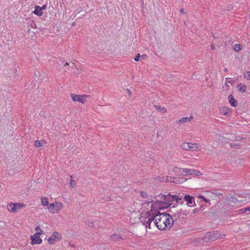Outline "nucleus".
Returning <instances> with one entry per match:
<instances>
[{
    "label": "nucleus",
    "mask_w": 250,
    "mask_h": 250,
    "mask_svg": "<svg viewBox=\"0 0 250 250\" xmlns=\"http://www.w3.org/2000/svg\"><path fill=\"white\" fill-rule=\"evenodd\" d=\"M170 196V194L162 195L160 197V200H156L152 203L151 199H148L146 202L142 203V206L146 208L148 215L152 218L154 215V212L167 208L169 206V201L170 199H168V197Z\"/></svg>",
    "instance_id": "nucleus-1"
},
{
    "label": "nucleus",
    "mask_w": 250,
    "mask_h": 250,
    "mask_svg": "<svg viewBox=\"0 0 250 250\" xmlns=\"http://www.w3.org/2000/svg\"><path fill=\"white\" fill-rule=\"evenodd\" d=\"M142 205V203L138 202L134 203L135 211L131 214V220L134 223L140 221L145 224L146 228L151 229V217L148 215L146 208H144Z\"/></svg>",
    "instance_id": "nucleus-2"
},
{
    "label": "nucleus",
    "mask_w": 250,
    "mask_h": 250,
    "mask_svg": "<svg viewBox=\"0 0 250 250\" xmlns=\"http://www.w3.org/2000/svg\"><path fill=\"white\" fill-rule=\"evenodd\" d=\"M154 225L160 230L170 229L173 224V219L171 215L167 213H159L152 217Z\"/></svg>",
    "instance_id": "nucleus-3"
},
{
    "label": "nucleus",
    "mask_w": 250,
    "mask_h": 250,
    "mask_svg": "<svg viewBox=\"0 0 250 250\" xmlns=\"http://www.w3.org/2000/svg\"><path fill=\"white\" fill-rule=\"evenodd\" d=\"M63 204L59 201H55L49 204L48 210L52 214L58 213L63 208Z\"/></svg>",
    "instance_id": "nucleus-4"
},
{
    "label": "nucleus",
    "mask_w": 250,
    "mask_h": 250,
    "mask_svg": "<svg viewBox=\"0 0 250 250\" xmlns=\"http://www.w3.org/2000/svg\"><path fill=\"white\" fill-rule=\"evenodd\" d=\"M26 207V205L21 203H10L7 206L8 211L14 213L18 212Z\"/></svg>",
    "instance_id": "nucleus-5"
},
{
    "label": "nucleus",
    "mask_w": 250,
    "mask_h": 250,
    "mask_svg": "<svg viewBox=\"0 0 250 250\" xmlns=\"http://www.w3.org/2000/svg\"><path fill=\"white\" fill-rule=\"evenodd\" d=\"M225 235L224 233H221L217 231H213L209 232L206 234V236L208 238V240L211 241H215L217 239H222L225 237Z\"/></svg>",
    "instance_id": "nucleus-6"
},
{
    "label": "nucleus",
    "mask_w": 250,
    "mask_h": 250,
    "mask_svg": "<svg viewBox=\"0 0 250 250\" xmlns=\"http://www.w3.org/2000/svg\"><path fill=\"white\" fill-rule=\"evenodd\" d=\"M183 200L186 202V205L190 208H194L196 206L194 197L188 194H184Z\"/></svg>",
    "instance_id": "nucleus-7"
},
{
    "label": "nucleus",
    "mask_w": 250,
    "mask_h": 250,
    "mask_svg": "<svg viewBox=\"0 0 250 250\" xmlns=\"http://www.w3.org/2000/svg\"><path fill=\"white\" fill-rule=\"evenodd\" d=\"M62 238L61 233L57 231H54L48 238V242L50 245H52L56 242L60 241Z\"/></svg>",
    "instance_id": "nucleus-8"
},
{
    "label": "nucleus",
    "mask_w": 250,
    "mask_h": 250,
    "mask_svg": "<svg viewBox=\"0 0 250 250\" xmlns=\"http://www.w3.org/2000/svg\"><path fill=\"white\" fill-rule=\"evenodd\" d=\"M71 97L74 102H79L84 104L87 98H89V96L88 95H76L72 94Z\"/></svg>",
    "instance_id": "nucleus-9"
},
{
    "label": "nucleus",
    "mask_w": 250,
    "mask_h": 250,
    "mask_svg": "<svg viewBox=\"0 0 250 250\" xmlns=\"http://www.w3.org/2000/svg\"><path fill=\"white\" fill-rule=\"evenodd\" d=\"M40 233H35L33 235L31 236V244L32 245L36 244H41L42 243V240L41 238Z\"/></svg>",
    "instance_id": "nucleus-10"
},
{
    "label": "nucleus",
    "mask_w": 250,
    "mask_h": 250,
    "mask_svg": "<svg viewBox=\"0 0 250 250\" xmlns=\"http://www.w3.org/2000/svg\"><path fill=\"white\" fill-rule=\"evenodd\" d=\"M46 4H43L42 6L35 5L34 6V10L32 12V13L39 17H41L43 14V10H44L46 9Z\"/></svg>",
    "instance_id": "nucleus-11"
},
{
    "label": "nucleus",
    "mask_w": 250,
    "mask_h": 250,
    "mask_svg": "<svg viewBox=\"0 0 250 250\" xmlns=\"http://www.w3.org/2000/svg\"><path fill=\"white\" fill-rule=\"evenodd\" d=\"M170 196L168 197V199H170L169 202L175 201L177 203L183 204V202L182 201V198H183L184 194L181 195L180 194H178L177 195H171L169 194Z\"/></svg>",
    "instance_id": "nucleus-12"
},
{
    "label": "nucleus",
    "mask_w": 250,
    "mask_h": 250,
    "mask_svg": "<svg viewBox=\"0 0 250 250\" xmlns=\"http://www.w3.org/2000/svg\"><path fill=\"white\" fill-rule=\"evenodd\" d=\"M185 176L190 175H195L197 176L202 175L203 174L200 171L194 169L185 168Z\"/></svg>",
    "instance_id": "nucleus-13"
},
{
    "label": "nucleus",
    "mask_w": 250,
    "mask_h": 250,
    "mask_svg": "<svg viewBox=\"0 0 250 250\" xmlns=\"http://www.w3.org/2000/svg\"><path fill=\"white\" fill-rule=\"evenodd\" d=\"M190 213L189 210L187 208H178V218H184L188 216Z\"/></svg>",
    "instance_id": "nucleus-14"
},
{
    "label": "nucleus",
    "mask_w": 250,
    "mask_h": 250,
    "mask_svg": "<svg viewBox=\"0 0 250 250\" xmlns=\"http://www.w3.org/2000/svg\"><path fill=\"white\" fill-rule=\"evenodd\" d=\"M201 145L198 143H189L188 151H199L201 149Z\"/></svg>",
    "instance_id": "nucleus-15"
},
{
    "label": "nucleus",
    "mask_w": 250,
    "mask_h": 250,
    "mask_svg": "<svg viewBox=\"0 0 250 250\" xmlns=\"http://www.w3.org/2000/svg\"><path fill=\"white\" fill-rule=\"evenodd\" d=\"M170 181H172V182L178 184L184 183L187 180V179L184 177H170Z\"/></svg>",
    "instance_id": "nucleus-16"
},
{
    "label": "nucleus",
    "mask_w": 250,
    "mask_h": 250,
    "mask_svg": "<svg viewBox=\"0 0 250 250\" xmlns=\"http://www.w3.org/2000/svg\"><path fill=\"white\" fill-rule=\"evenodd\" d=\"M178 208H179V207L174 206L170 207L169 208L170 212L171 213L172 215L175 217V219L178 218Z\"/></svg>",
    "instance_id": "nucleus-17"
},
{
    "label": "nucleus",
    "mask_w": 250,
    "mask_h": 250,
    "mask_svg": "<svg viewBox=\"0 0 250 250\" xmlns=\"http://www.w3.org/2000/svg\"><path fill=\"white\" fill-rule=\"evenodd\" d=\"M185 168H180L178 167H174L173 171L176 174L179 175L185 176Z\"/></svg>",
    "instance_id": "nucleus-18"
},
{
    "label": "nucleus",
    "mask_w": 250,
    "mask_h": 250,
    "mask_svg": "<svg viewBox=\"0 0 250 250\" xmlns=\"http://www.w3.org/2000/svg\"><path fill=\"white\" fill-rule=\"evenodd\" d=\"M220 112L222 115H228L230 114L231 110L229 108L227 107L223 106L220 107Z\"/></svg>",
    "instance_id": "nucleus-19"
},
{
    "label": "nucleus",
    "mask_w": 250,
    "mask_h": 250,
    "mask_svg": "<svg viewBox=\"0 0 250 250\" xmlns=\"http://www.w3.org/2000/svg\"><path fill=\"white\" fill-rule=\"evenodd\" d=\"M41 205L43 207H46V208L48 209V206L50 203H49L47 197H43L41 198Z\"/></svg>",
    "instance_id": "nucleus-20"
},
{
    "label": "nucleus",
    "mask_w": 250,
    "mask_h": 250,
    "mask_svg": "<svg viewBox=\"0 0 250 250\" xmlns=\"http://www.w3.org/2000/svg\"><path fill=\"white\" fill-rule=\"evenodd\" d=\"M228 99L229 103L232 106L236 107L237 106V102L234 99L233 96L232 95H229Z\"/></svg>",
    "instance_id": "nucleus-21"
},
{
    "label": "nucleus",
    "mask_w": 250,
    "mask_h": 250,
    "mask_svg": "<svg viewBox=\"0 0 250 250\" xmlns=\"http://www.w3.org/2000/svg\"><path fill=\"white\" fill-rule=\"evenodd\" d=\"M192 119V117L190 116L189 117H184L181 119H180L178 121V124L179 125H182L186 123H188L191 121V120Z\"/></svg>",
    "instance_id": "nucleus-22"
},
{
    "label": "nucleus",
    "mask_w": 250,
    "mask_h": 250,
    "mask_svg": "<svg viewBox=\"0 0 250 250\" xmlns=\"http://www.w3.org/2000/svg\"><path fill=\"white\" fill-rule=\"evenodd\" d=\"M237 88L239 92L244 93L246 91L247 86L246 85L240 83L237 85Z\"/></svg>",
    "instance_id": "nucleus-23"
},
{
    "label": "nucleus",
    "mask_w": 250,
    "mask_h": 250,
    "mask_svg": "<svg viewBox=\"0 0 250 250\" xmlns=\"http://www.w3.org/2000/svg\"><path fill=\"white\" fill-rule=\"evenodd\" d=\"M111 240L114 241H119L122 240V237L119 234H113L110 237Z\"/></svg>",
    "instance_id": "nucleus-24"
},
{
    "label": "nucleus",
    "mask_w": 250,
    "mask_h": 250,
    "mask_svg": "<svg viewBox=\"0 0 250 250\" xmlns=\"http://www.w3.org/2000/svg\"><path fill=\"white\" fill-rule=\"evenodd\" d=\"M180 147L181 149L188 151L189 149V143L188 142H185L181 144Z\"/></svg>",
    "instance_id": "nucleus-25"
},
{
    "label": "nucleus",
    "mask_w": 250,
    "mask_h": 250,
    "mask_svg": "<svg viewBox=\"0 0 250 250\" xmlns=\"http://www.w3.org/2000/svg\"><path fill=\"white\" fill-rule=\"evenodd\" d=\"M155 107L157 110L161 112L162 113H165L167 112V109L164 107L160 106H155Z\"/></svg>",
    "instance_id": "nucleus-26"
},
{
    "label": "nucleus",
    "mask_w": 250,
    "mask_h": 250,
    "mask_svg": "<svg viewBox=\"0 0 250 250\" xmlns=\"http://www.w3.org/2000/svg\"><path fill=\"white\" fill-rule=\"evenodd\" d=\"M42 142L44 143V141L36 140L35 141L34 145L37 147H40L42 146Z\"/></svg>",
    "instance_id": "nucleus-27"
},
{
    "label": "nucleus",
    "mask_w": 250,
    "mask_h": 250,
    "mask_svg": "<svg viewBox=\"0 0 250 250\" xmlns=\"http://www.w3.org/2000/svg\"><path fill=\"white\" fill-rule=\"evenodd\" d=\"M233 49L237 52H238L242 49V47L241 45L238 44H235L233 46Z\"/></svg>",
    "instance_id": "nucleus-28"
},
{
    "label": "nucleus",
    "mask_w": 250,
    "mask_h": 250,
    "mask_svg": "<svg viewBox=\"0 0 250 250\" xmlns=\"http://www.w3.org/2000/svg\"><path fill=\"white\" fill-rule=\"evenodd\" d=\"M244 77L248 80H250V71H245L243 74Z\"/></svg>",
    "instance_id": "nucleus-29"
},
{
    "label": "nucleus",
    "mask_w": 250,
    "mask_h": 250,
    "mask_svg": "<svg viewBox=\"0 0 250 250\" xmlns=\"http://www.w3.org/2000/svg\"><path fill=\"white\" fill-rule=\"evenodd\" d=\"M35 230L36 231V233H40V234L41 235L43 231L41 229L40 227L39 226H37L35 228Z\"/></svg>",
    "instance_id": "nucleus-30"
},
{
    "label": "nucleus",
    "mask_w": 250,
    "mask_h": 250,
    "mask_svg": "<svg viewBox=\"0 0 250 250\" xmlns=\"http://www.w3.org/2000/svg\"><path fill=\"white\" fill-rule=\"evenodd\" d=\"M140 195H141L142 197H143V198H147V193H146V192H143V191L141 192V193H140Z\"/></svg>",
    "instance_id": "nucleus-31"
},
{
    "label": "nucleus",
    "mask_w": 250,
    "mask_h": 250,
    "mask_svg": "<svg viewBox=\"0 0 250 250\" xmlns=\"http://www.w3.org/2000/svg\"><path fill=\"white\" fill-rule=\"evenodd\" d=\"M69 185H70V186L72 188H74L76 186V183H75V182L73 180H71V181L69 183Z\"/></svg>",
    "instance_id": "nucleus-32"
},
{
    "label": "nucleus",
    "mask_w": 250,
    "mask_h": 250,
    "mask_svg": "<svg viewBox=\"0 0 250 250\" xmlns=\"http://www.w3.org/2000/svg\"><path fill=\"white\" fill-rule=\"evenodd\" d=\"M198 198H201V199H202L203 200H204L206 203H208V202L209 200L207 199L204 196H202V195H199V196H198Z\"/></svg>",
    "instance_id": "nucleus-33"
},
{
    "label": "nucleus",
    "mask_w": 250,
    "mask_h": 250,
    "mask_svg": "<svg viewBox=\"0 0 250 250\" xmlns=\"http://www.w3.org/2000/svg\"><path fill=\"white\" fill-rule=\"evenodd\" d=\"M246 211H247L246 208H242L241 209H240V210H238L237 211V212H238L239 213H243L246 212Z\"/></svg>",
    "instance_id": "nucleus-34"
},
{
    "label": "nucleus",
    "mask_w": 250,
    "mask_h": 250,
    "mask_svg": "<svg viewBox=\"0 0 250 250\" xmlns=\"http://www.w3.org/2000/svg\"><path fill=\"white\" fill-rule=\"evenodd\" d=\"M140 57H141V56H140V54H138L137 55H136L135 56V57L134 58V60L135 61H139Z\"/></svg>",
    "instance_id": "nucleus-35"
},
{
    "label": "nucleus",
    "mask_w": 250,
    "mask_h": 250,
    "mask_svg": "<svg viewBox=\"0 0 250 250\" xmlns=\"http://www.w3.org/2000/svg\"><path fill=\"white\" fill-rule=\"evenodd\" d=\"M31 27L33 28H36L37 27V25L35 21H32V23L31 24Z\"/></svg>",
    "instance_id": "nucleus-36"
},
{
    "label": "nucleus",
    "mask_w": 250,
    "mask_h": 250,
    "mask_svg": "<svg viewBox=\"0 0 250 250\" xmlns=\"http://www.w3.org/2000/svg\"><path fill=\"white\" fill-rule=\"evenodd\" d=\"M239 145L238 144H235V143H231L230 144V146L231 147H236L237 146H238Z\"/></svg>",
    "instance_id": "nucleus-37"
},
{
    "label": "nucleus",
    "mask_w": 250,
    "mask_h": 250,
    "mask_svg": "<svg viewBox=\"0 0 250 250\" xmlns=\"http://www.w3.org/2000/svg\"><path fill=\"white\" fill-rule=\"evenodd\" d=\"M242 139V138L241 137H239V136H237V137H235V140H237V141H240Z\"/></svg>",
    "instance_id": "nucleus-38"
},
{
    "label": "nucleus",
    "mask_w": 250,
    "mask_h": 250,
    "mask_svg": "<svg viewBox=\"0 0 250 250\" xmlns=\"http://www.w3.org/2000/svg\"><path fill=\"white\" fill-rule=\"evenodd\" d=\"M246 209H247V211H250V207L249 208H246Z\"/></svg>",
    "instance_id": "nucleus-39"
},
{
    "label": "nucleus",
    "mask_w": 250,
    "mask_h": 250,
    "mask_svg": "<svg viewBox=\"0 0 250 250\" xmlns=\"http://www.w3.org/2000/svg\"><path fill=\"white\" fill-rule=\"evenodd\" d=\"M224 71H225V72H228V69H227V68H225V69H224Z\"/></svg>",
    "instance_id": "nucleus-40"
},
{
    "label": "nucleus",
    "mask_w": 250,
    "mask_h": 250,
    "mask_svg": "<svg viewBox=\"0 0 250 250\" xmlns=\"http://www.w3.org/2000/svg\"><path fill=\"white\" fill-rule=\"evenodd\" d=\"M127 90L128 92V94L130 95V91L129 90H128V89H127Z\"/></svg>",
    "instance_id": "nucleus-41"
},
{
    "label": "nucleus",
    "mask_w": 250,
    "mask_h": 250,
    "mask_svg": "<svg viewBox=\"0 0 250 250\" xmlns=\"http://www.w3.org/2000/svg\"><path fill=\"white\" fill-rule=\"evenodd\" d=\"M167 178H167V179H166V180H165V181H168V179H167Z\"/></svg>",
    "instance_id": "nucleus-42"
}]
</instances>
